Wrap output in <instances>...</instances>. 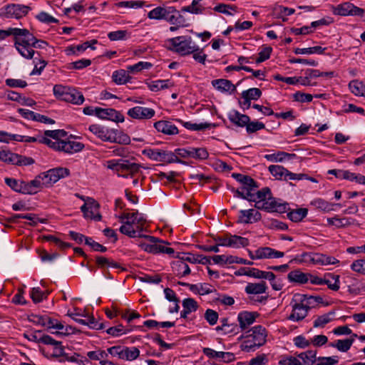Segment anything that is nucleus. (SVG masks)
Returning a JSON list of instances; mask_svg holds the SVG:
<instances>
[{
  "label": "nucleus",
  "instance_id": "nucleus-21",
  "mask_svg": "<svg viewBox=\"0 0 365 365\" xmlns=\"http://www.w3.org/2000/svg\"><path fill=\"white\" fill-rule=\"evenodd\" d=\"M284 256L283 252L277 251L269 247H261L256 250L255 257L262 259H277Z\"/></svg>",
  "mask_w": 365,
  "mask_h": 365
},
{
  "label": "nucleus",
  "instance_id": "nucleus-6",
  "mask_svg": "<svg viewBox=\"0 0 365 365\" xmlns=\"http://www.w3.org/2000/svg\"><path fill=\"white\" fill-rule=\"evenodd\" d=\"M53 95L59 100L81 105L84 102V97L81 92L74 88L55 85L53 88Z\"/></svg>",
  "mask_w": 365,
  "mask_h": 365
},
{
  "label": "nucleus",
  "instance_id": "nucleus-64",
  "mask_svg": "<svg viewBox=\"0 0 365 365\" xmlns=\"http://www.w3.org/2000/svg\"><path fill=\"white\" fill-rule=\"evenodd\" d=\"M339 362L337 356H320L317 358V365H335Z\"/></svg>",
  "mask_w": 365,
  "mask_h": 365
},
{
  "label": "nucleus",
  "instance_id": "nucleus-26",
  "mask_svg": "<svg viewBox=\"0 0 365 365\" xmlns=\"http://www.w3.org/2000/svg\"><path fill=\"white\" fill-rule=\"evenodd\" d=\"M264 158L269 162L282 163L285 160H291L296 158L294 153H288L284 151H278L271 154H266Z\"/></svg>",
  "mask_w": 365,
  "mask_h": 365
},
{
  "label": "nucleus",
  "instance_id": "nucleus-5",
  "mask_svg": "<svg viewBox=\"0 0 365 365\" xmlns=\"http://www.w3.org/2000/svg\"><path fill=\"white\" fill-rule=\"evenodd\" d=\"M292 307V313L288 319L293 322L302 321L308 314L312 309L306 298V294H295L290 302Z\"/></svg>",
  "mask_w": 365,
  "mask_h": 365
},
{
  "label": "nucleus",
  "instance_id": "nucleus-62",
  "mask_svg": "<svg viewBox=\"0 0 365 365\" xmlns=\"http://www.w3.org/2000/svg\"><path fill=\"white\" fill-rule=\"evenodd\" d=\"M261 95L262 91L259 88H252L242 91V98H247L250 101L257 100L258 98H260Z\"/></svg>",
  "mask_w": 365,
  "mask_h": 365
},
{
  "label": "nucleus",
  "instance_id": "nucleus-46",
  "mask_svg": "<svg viewBox=\"0 0 365 365\" xmlns=\"http://www.w3.org/2000/svg\"><path fill=\"white\" fill-rule=\"evenodd\" d=\"M49 292L42 291L40 287H34L30 292V297L34 303H40L46 299Z\"/></svg>",
  "mask_w": 365,
  "mask_h": 365
},
{
  "label": "nucleus",
  "instance_id": "nucleus-23",
  "mask_svg": "<svg viewBox=\"0 0 365 365\" xmlns=\"http://www.w3.org/2000/svg\"><path fill=\"white\" fill-rule=\"evenodd\" d=\"M43 187H47L46 182L40 174L30 182H26V195H34Z\"/></svg>",
  "mask_w": 365,
  "mask_h": 365
},
{
  "label": "nucleus",
  "instance_id": "nucleus-22",
  "mask_svg": "<svg viewBox=\"0 0 365 365\" xmlns=\"http://www.w3.org/2000/svg\"><path fill=\"white\" fill-rule=\"evenodd\" d=\"M258 315L257 312H253L244 311L240 312L237 315V321L240 329L245 330L251 326L255 322Z\"/></svg>",
  "mask_w": 365,
  "mask_h": 365
},
{
  "label": "nucleus",
  "instance_id": "nucleus-29",
  "mask_svg": "<svg viewBox=\"0 0 365 365\" xmlns=\"http://www.w3.org/2000/svg\"><path fill=\"white\" fill-rule=\"evenodd\" d=\"M212 85L220 92H228L230 93L236 90L235 86L229 80L217 79L212 81Z\"/></svg>",
  "mask_w": 365,
  "mask_h": 365
},
{
  "label": "nucleus",
  "instance_id": "nucleus-51",
  "mask_svg": "<svg viewBox=\"0 0 365 365\" xmlns=\"http://www.w3.org/2000/svg\"><path fill=\"white\" fill-rule=\"evenodd\" d=\"M176 120L180 123L185 128L190 130H202L209 128L211 125L210 123H193L192 122H185L180 119H177Z\"/></svg>",
  "mask_w": 365,
  "mask_h": 365
},
{
  "label": "nucleus",
  "instance_id": "nucleus-9",
  "mask_svg": "<svg viewBox=\"0 0 365 365\" xmlns=\"http://www.w3.org/2000/svg\"><path fill=\"white\" fill-rule=\"evenodd\" d=\"M219 246L228 247L232 248L245 247L249 245L247 238L231 234H226L215 238Z\"/></svg>",
  "mask_w": 365,
  "mask_h": 365
},
{
  "label": "nucleus",
  "instance_id": "nucleus-40",
  "mask_svg": "<svg viewBox=\"0 0 365 365\" xmlns=\"http://www.w3.org/2000/svg\"><path fill=\"white\" fill-rule=\"evenodd\" d=\"M350 91L356 96H365V83L359 80H353L349 83Z\"/></svg>",
  "mask_w": 365,
  "mask_h": 365
},
{
  "label": "nucleus",
  "instance_id": "nucleus-30",
  "mask_svg": "<svg viewBox=\"0 0 365 365\" xmlns=\"http://www.w3.org/2000/svg\"><path fill=\"white\" fill-rule=\"evenodd\" d=\"M182 305L183 308L180 313V317L182 318H187L188 314L195 312L198 308L197 302L192 298H186L183 299Z\"/></svg>",
  "mask_w": 365,
  "mask_h": 365
},
{
  "label": "nucleus",
  "instance_id": "nucleus-52",
  "mask_svg": "<svg viewBox=\"0 0 365 365\" xmlns=\"http://www.w3.org/2000/svg\"><path fill=\"white\" fill-rule=\"evenodd\" d=\"M308 210L306 208H298L289 212L287 215L289 220L293 222H300L307 215Z\"/></svg>",
  "mask_w": 365,
  "mask_h": 365
},
{
  "label": "nucleus",
  "instance_id": "nucleus-45",
  "mask_svg": "<svg viewBox=\"0 0 365 365\" xmlns=\"http://www.w3.org/2000/svg\"><path fill=\"white\" fill-rule=\"evenodd\" d=\"M167 12L168 6H158L148 12V17L150 19L165 20Z\"/></svg>",
  "mask_w": 365,
  "mask_h": 365
},
{
  "label": "nucleus",
  "instance_id": "nucleus-11",
  "mask_svg": "<svg viewBox=\"0 0 365 365\" xmlns=\"http://www.w3.org/2000/svg\"><path fill=\"white\" fill-rule=\"evenodd\" d=\"M98 203L93 198L88 197L81 207V210L86 218L99 221L101 219V215L98 213Z\"/></svg>",
  "mask_w": 365,
  "mask_h": 365
},
{
  "label": "nucleus",
  "instance_id": "nucleus-59",
  "mask_svg": "<svg viewBox=\"0 0 365 365\" xmlns=\"http://www.w3.org/2000/svg\"><path fill=\"white\" fill-rule=\"evenodd\" d=\"M12 218L14 220L16 219H26L30 222L29 225L31 226H35L38 224V222H43V220H41L36 215L34 214H15L13 215Z\"/></svg>",
  "mask_w": 365,
  "mask_h": 365
},
{
  "label": "nucleus",
  "instance_id": "nucleus-44",
  "mask_svg": "<svg viewBox=\"0 0 365 365\" xmlns=\"http://www.w3.org/2000/svg\"><path fill=\"white\" fill-rule=\"evenodd\" d=\"M202 0H192L190 5L184 6L181 9V11L189 12L192 14H201L203 13L205 8L200 4Z\"/></svg>",
  "mask_w": 365,
  "mask_h": 365
},
{
  "label": "nucleus",
  "instance_id": "nucleus-39",
  "mask_svg": "<svg viewBox=\"0 0 365 365\" xmlns=\"http://www.w3.org/2000/svg\"><path fill=\"white\" fill-rule=\"evenodd\" d=\"M307 277L308 274L304 273L299 269L293 270L287 275V278L289 282L299 284H305L308 282Z\"/></svg>",
  "mask_w": 365,
  "mask_h": 365
},
{
  "label": "nucleus",
  "instance_id": "nucleus-42",
  "mask_svg": "<svg viewBox=\"0 0 365 365\" xmlns=\"http://www.w3.org/2000/svg\"><path fill=\"white\" fill-rule=\"evenodd\" d=\"M173 269L177 276L182 277L190 273V269L187 264L183 261L178 260L173 264Z\"/></svg>",
  "mask_w": 365,
  "mask_h": 365
},
{
  "label": "nucleus",
  "instance_id": "nucleus-14",
  "mask_svg": "<svg viewBox=\"0 0 365 365\" xmlns=\"http://www.w3.org/2000/svg\"><path fill=\"white\" fill-rule=\"evenodd\" d=\"M287 204L283 203L279 200H277L269 195L264 202V205L261 207V210H264L268 212H279L283 213L287 210Z\"/></svg>",
  "mask_w": 365,
  "mask_h": 365
},
{
  "label": "nucleus",
  "instance_id": "nucleus-19",
  "mask_svg": "<svg viewBox=\"0 0 365 365\" xmlns=\"http://www.w3.org/2000/svg\"><path fill=\"white\" fill-rule=\"evenodd\" d=\"M88 130L103 141L110 142V140H113L112 134L113 133V129H110L97 124H93L88 127Z\"/></svg>",
  "mask_w": 365,
  "mask_h": 365
},
{
  "label": "nucleus",
  "instance_id": "nucleus-16",
  "mask_svg": "<svg viewBox=\"0 0 365 365\" xmlns=\"http://www.w3.org/2000/svg\"><path fill=\"white\" fill-rule=\"evenodd\" d=\"M127 114L134 119L146 120L152 118L155 115V111L150 108L135 106L129 109Z\"/></svg>",
  "mask_w": 365,
  "mask_h": 365
},
{
  "label": "nucleus",
  "instance_id": "nucleus-55",
  "mask_svg": "<svg viewBox=\"0 0 365 365\" xmlns=\"http://www.w3.org/2000/svg\"><path fill=\"white\" fill-rule=\"evenodd\" d=\"M326 48H322L321 46H317L309 48H297L294 50V53L296 54H313V53H318L322 54L324 52Z\"/></svg>",
  "mask_w": 365,
  "mask_h": 365
},
{
  "label": "nucleus",
  "instance_id": "nucleus-28",
  "mask_svg": "<svg viewBox=\"0 0 365 365\" xmlns=\"http://www.w3.org/2000/svg\"><path fill=\"white\" fill-rule=\"evenodd\" d=\"M229 120L239 127H245L250 122V118L247 115L240 113L233 110L228 113Z\"/></svg>",
  "mask_w": 365,
  "mask_h": 365
},
{
  "label": "nucleus",
  "instance_id": "nucleus-8",
  "mask_svg": "<svg viewBox=\"0 0 365 365\" xmlns=\"http://www.w3.org/2000/svg\"><path fill=\"white\" fill-rule=\"evenodd\" d=\"M143 237H145L148 242H141L140 243L139 246L143 251L146 252L154 255L159 253H166L170 255L175 253V251L173 248L165 246V245L168 243L163 240L150 235H145Z\"/></svg>",
  "mask_w": 365,
  "mask_h": 365
},
{
  "label": "nucleus",
  "instance_id": "nucleus-35",
  "mask_svg": "<svg viewBox=\"0 0 365 365\" xmlns=\"http://www.w3.org/2000/svg\"><path fill=\"white\" fill-rule=\"evenodd\" d=\"M310 204L316 209L320 210L324 212L336 210L334 203L327 202L322 198H316L313 200Z\"/></svg>",
  "mask_w": 365,
  "mask_h": 365
},
{
  "label": "nucleus",
  "instance_id": "nucleus-1",
  "mask_svg": "<svg viewBox=\"0 0 365 365\" xmlns=\"http://www.w3.org/2000/svg\"><path fill=\"white\" fill-rule=\"evenodd\" d=\"M12 36L14 37V46L19 54L26 58H34L35 51L33 48H41V44H46L45 41H38L26 29L9 27L7 29H0V41Z\"/></svg>",
  "mask_w": 365,
  "mask_h": 365
},
{
  "label": "nucleus",
  "instance_id": "nucleus-15",
  "mask_svg": "<svg viewBox=\"0 0 365 365\" xmlns=\"http://www.w3.org/2000/svg\"><path fill=\"white\" fill-rule=\"evenodd\" d=\"M140 168L139 164L120 159L118 163V175L123 178L132 177L133 174L139 171Z\"/></svg>",
  "mask_w": 365,
  "mask_h": 365
},
{
  "label": "nucleus",
  "instance_id": "nucleus-48",
  "mask_svg": "<svg viewBox=\"0 0 365 365\" xmlns=\"http://www.w3.org/2000/svg\"><path fill=\"white\" fill-rule=\"evenodd\" d=\"M352 343L353 339H339L335 342L330 343L329 346L331 347L336 348L340 351L346 352L351 348Z\"/></svg>",
  "mask_w": 365,
  "mask_h": 365
},
{
  "label": "nucleus",
  "instance_id": "nucleus-49",
  "mask_svg": "<svg viewBox=\"0 0 365 365\" xmlns=\"http://www.w3.org/2000/svg\"><path fill=\"white\" fill-rule=\"evenodd\" d=\"M327 277L332 279V282L329 279L324 278L323 284H327L328 288L333 291H338L340 288L339 275L329 273Z\"/></svg>",
  "mask_w": 365,
  "mask_h": 365
},
{
  "label": "nucleus",
  "instance_id": "nucleus-12",
  "mask_svg": "<svg viewBox=\"0 0 365 365\" xmlns=\"http://www.w3.org/2000/svg\"><path fill=\"white\" fill-rule=\"evenodd\" d=\"M41 175L45 182H46L47 187H48L58 181L61 178L68 176L69 170L64 168H56L41 173Z\"/></svg>",
  "mask_w": 365,
  "mask_h": 365
},
{
  "label": "nucleus",
  "instance_id": "nucleus-34",
  "mask_svg": "<svg viewBox=\"0 0 365 365\" xmlns=\"http://www.w3.org/2000/svg\"><path fill=\"white\" fill-rule=\"evenodd\" d=\"M354 220L350 217L339 218L337 216L327 218V223L329 226H334L336 228H342L353 225Z\"/></svg>",
  "mask_w": 365,
  "mask_h": 365
},
{
  "label": "nucleus",
  "instance_id": "nucleus-10",
  "mask_svg": "<svg viewBox=\"0 0 365 365\" xmlns=\"http://www.w3.org/2000/svg\"><path fill=\"white\" fill-rule=\"evenodd\" d=\"M332 12L334 15L338 16H352L362 17L365 11L350 2H344L337 6H332Z\"/></svg>",
  "mask_w": 365,
  "mask_h": 365
},
{
  "label": "nucleus",
  "instance_id": "nucleus-31",
  "mask_svg": "<svg viewBox=\"0 0 365 365\" xmlns=\"http://www.w3.org/2000/svg\"><path fill=\"white\" fill-rule=\"evenodd\" d=\"M267 286L265 282L258 283H248L245 291L247 294H261L267 292Z\"/></svg>",
  "mask_w": 365,
  "mask_h": 365
},
{
  "label": "nucleus",
  "instance_id": "nucleus-18",
  "mask_svg": "<svg viewBox=\"0 0 365 365\" xmlns=\"http://www.w3.org/2000/svg\"><path fill=\"white\" fill-rule=\"evenodd\" d=\"M269 195H271V190L269 187H265L261 190L257 189L247 200L255 202V207L261 210V207L262 205H264Z\"/></svg>",
  "mask_w": 365,
  "mask_h": 365
},
{
  "label": "nucleus",
  "instance_id": "nucleus-7",
  "mask_svg": "<svg viewBox=\"0 0 365 365\" xmlns=\"http://www.w3.org/2000/svg\"><path fill=\"white\" fill-rule=\"evenodd\" d=\"M168 47L182 56L190 54L197 50L196 46L192 41L190 37L178 36L170 38L167 41Z\"/></svg>",
  "mask_w": 365,
  "mask_h": 365
},
{
  "label": "nucleus",
  "instance_id": "nucleus-43",
  "mask_svg": "<svg viewBox=\"0 0 365 365\" xmlns=\"http://www.w3.org/2000/svg\"><path fill=\"white\" fill-rule=\"evenodd\" d=\"M334 315L335 312L334 311H331L323 315L317 317V319L314 321V327H324L326 324L331 322L334 319Z\"/></svg>",
  "mask_w": 365,
  "mask_h": 365
},
{
  "label": "nucleus",
  "instance_id": "nucleus-36",
  "mask_svg": "<svg viewBox=\"0 0 365 365\" xmlns=\"http://www.w3.org/2000/svg\"><path fill=\"white\" fill-rule=\"evenodd\" d=\"M220 323L215 329L217 331H222L225 334L238 332V326L235 323H230L227 318L221 319Z\"/></svg>",
  "mask_w": 365,
  "mask_h": 365
},
{
  "label": "nucleus",
  "instance_id": "nucleus-27",
  "mask_svg": "<svg viewBox=\"0 0 365 365\" xmlns=\"http://www.w3.org/2000/svg\"><path fill=\"white\" fill-rule=\"evenodd\" d=\"M95 115L102 119L118 120L119 113L113 108H95Z\"/></svg>",
  "mask_w": 365,
  "mask_h": 365
},
{
  "label": "nucleus",
  "instance_id": "nucleus-37",
  "mask_svg": "<svg viewBox=\"0 0 365 365\" xmlns=\"http://www.w3.org/2000/svg\"><path fill=\"white\" fill-rule=\"evenodd\" d=\"M5 183L14 191L26 195V182L14 178H5Z\"/></svg>",
  "mask_w": 365,
  "mask_h": 365
},
{
  "label": "nucleus",
  "instance_id": "nucleus-57",
  "mask_svg": "<svg viewBox=\"0 0 365 365\" xmlns=\"http://www.w3.org/2000/svg\"><path fill=\"white\" fill-rule=\"evenodd\" d=\"M38 142L47 145L55 150L61 151L62 140H54L46 136H42L38 139Z\"/></svg>",
  "mask_w": 365,
  "mask_h": 365
},
{
  "label": "nucleus",
  "instance_id": "nucleus-38",
  "mask_svg": "<svg viewBox=\"0 0 365 365\" xmlns=\"http://www.w3.org/2000/svg\"><path fill=\"white\" fill-rule=\"evenodd\" d=\"M302 365H312L317 362V351L309 350L298 355Z\"/></svg>",
  "mask_w": 365,
  "mask_h": 365
},
{
  "label": "nucleus",
  "instance_id": "nucleus-47",
  "mask_svg": "<svg viewBox=\"0 0 365 365\" xmlns=\"http://www.w3.org/2000/svg\"><path fill=\"white\" fill-rule=\"evenodd\" d=\"M140 355V350L135 347L123 346L122 359L127 361H133Z\"/></svg>",
  "mask_w": 365,
  "mask_h": 365
},
{
  "label": "nucleus",
  "instance_id": "nucleus-41",
  "mask_svg": "<svg viewBox=\"0 0 365 365\" xmlns=\"http://www.w3.org/2000/svg\"><path fill=\"white\" fill-rule=\"evenodd\" d=\"M268 170L276 179L278 180H287L288 170L282 165H272L268 167Z\"/></svg>",
  "mask_w": 365,
  "mask_h": 365
},
{
  "label": "nucleus",
  "instance_id": "nucleus-60",
  "mask_svg": "<svg viewBox=\"0 0 365 365\" xmlns=\"http://www.w3.org/2000/svg\"><path fill=\"white\" fill-rule=\"evenodd\" d=\"M365 291V285L362 284L360 281L354 279L352 282L348 285V292L350 294L357 295Z\"/></svg>",
  "mask_w": 365,
  "mask_h": 365
},
{
  "label": "nucleus",
  "instance_id": "nucleus-54",
  "mask_svg": "<svg viewBox=\"0 0 365 365\" xmlns=\"http://www.w3.org/2000/svg\"><path fill=\"white\" fill-rule=\"evenodd\" d=\"M203 352L207 356L212 359H225V356H228L229 359L233 358V355L229 352L217 351L210 348H205Z\"/></svg>",
  "mask_w": 365,
  "mask_h": 365
},
{
  "label": "nucleus",
  "instance_id": "nucleus-4",
  "mask_svg": "<svg viewBox=\"0 0 365 365\" xmlns=\"http://www.w3.org/2000/svg\"><path fill=\"white\" fill-rule=\"evenodd\" d=\"M232 177L241 185L237 189L230 188L236 197L247 200L259 187L257 183L248 175L233 173Z\"/></svg>",
  "mask_w": 365,
  "mask_h": 365
},
{
  "label": "nucleus",
  "instance_id": "nucleus-25",
  "mask_svg": "<svg viewBox=\"0 0 365 365\" xmlns=\"http://www.w3.org/2000/svg\"><path fill=\"white\" fill-rule=\"evenodd\" d=\"M84 145L74 140H62L61 151L68 154H73L81 151Z\"/></svg>",
  "mask_w": 365,
  "mask_h": 365
},
{
  "label": "nucleus",
  "instance_id": "nucleus-63",
  "mask_svg": "<svg viewBox=\"0 0 365 365\" xmlns=\"http://www.w3.org/2000/svg\"><path fill=\"white\" fill-rule=\"evenodd\" d=\"M207 150L204 148H192L191 147V157L197 160H205L208 158Z\"/></svg>",
  "mask_w": 365,
  "mask_h": 365
},
{
  "label": "nucleus",
  "instance_id": "nucleus-3",
  "mask_svg": "<svg viewBox=\"0 0 365 365\" xmlns=\"http://www.w3.org/2000/svg\"><path fill=\"white\" fill-rule=\"evenodd\" d=\"M267 337V331L264 327L255 326L240 336V349L245 352H253L265 344Z\"/></svg>",
  "mask_w": 365,
  "mask_h": 365
},
{
  "label": "nucleus",
  "instance_id": "nucleus-58",
  "mask_svg": "<svg viewBox=\"0 0 365 365\" xmlns=\"http://www.w3.org/2000/svg\"><path fill=\"white\" fill-rule=\"evenodd\" d=\"M38 142L47 145L55 150L61 151L62 140H54L46 136H42L38 139Z\"/></svg>",
  "mask_w": 365,
  "mask_h": 365
},
{
  "label": "nucleus",
  "instance_id": "nucleus-20",
  "mask_svg": "<svg viewBox=\"0 0 365 365\" xmlns=\"http://www.w3.org/2000/svg\"><path fill=\"white\" fill-rule=\"evenodd\" d=\"M165 20L178 26H185V19L174 6H168V12L165 14Z\"/></svg>",
  "mask_w": 365,
  "mask_h": 365
},
{
  "label": "nucleus",
  "instance_id": "nucleus-53",
  "mask_svg": "<svg viewBox=\"0 0 365 365\" xmlns=\"http://www.w3.org/2000/svg\"><path fill=\"white\" fill-rule=\"evenodd\" d=\"M74 320L80 324L86 325L93 329H103L104 328L103 324L96 322L93 317H88L87 319H82L78 318L74 319Z\"/></svg>",
  "mask_w": 365,
  "mask_h": 365
},
{
  "label": "nucleus",
  "instance_id": "nucleus-56",
  "mask_svg": "<svg viewBox=\"0 0 365 365\" xmlns=\"http://www.w3.org/2000/svg\"><path fill=\"white\" fill-rule=\"evenodd\" d=\"M38 142L47 145L55 150L61 151L62 140H54L46 136H42L38 139Z\"/></svg>",
  "mask_w": 365,
  "mask_h": 365
},
{
  "label": "nucleus",
  "instance_id": "nucleus-13",
  "mask_svg": "<svg viewBox=\"0 0 365 365\" xmlns=\"http://www.w3.org/2000/svg\"><path fill=\"white\" fill-rule=\"evenodd\" d=\"M29 7L22 4H9L4 7V14L6 18L21 19L25 16Z\"/></svg>",
  "mask_w": 365,
  "mask_h": 365
},
{
  "label": "nucleus",
  "instance_id": "nucleus-61",
  "mask_svg": "<svg viewBox=\"0 0 365 365\" xmlns=\"http://www.w3.org/2000/svg\"><path fill=\"white\" fill-rule=\"evenodd\" d=\"M87 357L92 361H101V359H106L108 357V353L106 351L98 349L95 351H91L87 352Z\"/></svg>",
  "mask_w": 365,
  "mask_h": 365
},
{
  "label": "nucleus",
  "instance_id": "nucleus-2",
  "mask_svg": "<svg viewBox=\"0 0 365 365\" xmlns=\"http://www.w3.org/2000/svg\"><path fill=\"white\" fill-rule=\"evenodd\" d=\"M123 224L120 227V232L130 237H143L141 232L144 230L146 220L143 214L138 212L132 213H123L118 216Z\"/></svg>",
  "mask_w": 365,
  "mask_h": 365
},
{
  "label": "nucleus",
  "instance_id": "nucleus-33",
  "mask_svg": "<svg viewBox=\"0 0 365 365\" xmlns=\"http://www.w3.org/2000/svg\"><path fill=\"white\" fill-rule=\"evenodd\" d=\"M127 70L119 69L113 71L112 80L117 85H123L130 81L131 77Z\"/></svg>",
  "mask_w": 365,
  "mask_h": 365
},
{
  "label": "nucleus",
  "instance_id": "nucleus-17",
  "mask_svg": "<svg viewBox=\"0 0 365 365\" xmlns=\"http://www.w3.org/2000/svg\"><path fill=\"white\" fill-rule=\"evenodd\" d=\"M261 213L255 209L241 210L239 211L237 222L243 224H252L259 221Z\"/></svg>",
  "mask_w": 365,
  "mask_h": 365
},
{
  "label": "nucleus",
  "instance_id": "nucleus-50",
  "mask_svg": "<svg viewBox=\"0 0 365 365\" xmlns=\"http://www.w3.org/2000/svg\"><path fill=\"white\" fill-rule=\"evenodd\" d=\"M152 63L146 61H140L134 65L127 66L128 71L132 74H136L143 70L150 69Z\"/></svg>",
  "mask_w": 365,
  "mask_h": 365
},
{
  "label": "nucleus",
  "instance_id": "nucleus-32",
  "mask_svg": "<svg viewBox=\"0 0 365 365\" xmlns=\"http://www.w3.org/2000/svg\"><path fill=\"white\" fill-rule=\"evenodd\" d=\"M148 88L153 92H158L163 89L171 88L174 83L169 79L156 80L146 83Z\"/></svg>",
  "mask_w": 365,
  "mask_h": 365
},
{
  "label": "nucleus",
  "instance_id": "nucleus-24",
  "mask_svg": "<svg viewBox=\"0 0 365 365\" xmlns=\"http://www.w3.org/2000/svg\"><path fill=\"white\" fill-rule=\"evenodd\" d=\"M154 128L158 132L165 135H177L179 131L178 128L168 120H159L154 123Z\"/></svg>",
  "mask_w": 365,
  "mask_h": 365
}]
</instances>
